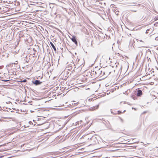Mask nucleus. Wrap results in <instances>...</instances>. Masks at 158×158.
<instances>
[{"label": "nucleus", "mask_w": 158, "mask_h": 158, "mask_svg": "<svg viewBox=\"0 0 158 158\" xmlns=\"http://www.w3.org/2000/svg\"><path fill=\"white\" fill-rule=\"evenodd\" d=\"M126 111L125 110L123 112H125Z\"/></svg>", "instance_id": "18"}, {"label": "nucleus", "mask_w": 158, "mask_h": 158, "mask_svg": "<svg viewBox=\"0 0 158 158\" xmlns=\"http://www.w3.org/2000/svg\"><path fill=\"white\" fill-rule=\"evenodd\" d=\"M97 99H95V100L96 101Z\"/></svg>", "instance_id": "19"}, {"label": "nucleus", "mask_w": 158, "mask_h": 158, "mask_svg": "<svg viewBox=\"0 0 158 158\" xmlns=\"http://www.w3.org/2000/svg\"><path fill=\"white\" fill-rule=\"evenodd\" d=\"M113 68L111 66L109 67H106L105 69H104V70L106 72L109 74H110L111 72H112V69Z\"/></svg>", "instance_id": "1"}, {"label": "nucleus", "mask_w": 158, "mask_h": 158, "mask_svg": "<svg viewBox=\"0 0 158 158\" xmlns=\"http://www.w3.org/2000/svg\"><path fill=\"white\" fill-rule=\"evenodd\" d=\"M115 11H116V10H114V12H115V13L116 15H118L119 11H116V12H115Z\"/></svg>", "instance_id": "10"}, {"label": "nucleus", "mask_w": 158, "mask_h": 158, "mask_svg": "<svg viewBox=\"0 0 158 158\" xmlns=\"http://www.w3.org/2000/svg\"><path fill=\"white\" fill-rule=\"evenodd\" d=\"M99 104H100L99 103H97V105L95 106H94L91 107L90 108L89 110L90 111H94V110L98 109L99 108Z\"/></svg>", "instance_id": "2"}, {"label": "nucleus", "mask_w": 158, "mask_h": 158, "mask_svg": "<svg viewBox=\"0 0 158 158\" xmlns=\"http://www.w3.org/2000/svg\"><path fill=\"white\" fill-rule=\"evenodd\" d=\"M143 94L142 91L141 90H139L137 91V95L138 97H140Z\"/></svg>", "instance_id": "5"}, {"label": "nucleus", "mask_w": 158, "mask_h": 158, "mask_svg": "<svg viewBox=\"0 0 158 158\" xmlns=\"http://www.w3.org/2000/svg\"><path fill=\"white\" fill-rule=\"evenodd\" d=\"M156 40L157 41V42L158 43V36L156 38Z\"/></svg>", "instance_id": "12"}, {"label": "nucleus", "mask_w": 158, "mask_h": 158, "mask_svg": "<svg viewBox=\"0 0 158 158\" xmlns=\"http://www.w3.org/2000/svg\"><path fill=\"white\" fill-rule=\"evenodd\" d=\"M50 44L51 45L52 47V48H53L54 51L55 52H56V49L53 44L52 42H50Z\"/></svg>", "instance_id": "8"}, {"label": "nucleus", "mask_w": 158, "mask_h": 158, "mask_svg": "<svg viewBox=\"0 0 158 158\" xmlns=\"http://www.w3.org/2000/svg\"><path fill=\"white\" fill-rule=\"evenodd\" d=\"M4 67L3 65L0 66V69H2Z\"/></svg>", "instance_id": "13"}, {"label": "nucleus", "mask_w": 158, "mask_h": 158, "mask_svg": "<svg viewBox=\"0 0 158 158\" xmlns=\"http://www.w3.org/2000/svg\"><path fill=\"white\" fill-rule=\"evenodd\" d=\"M8 81V80L7 79H4V80H3V81Z\"/></svg>", "instance_id": "15"}, {"label": "nucleus", "mask_w": 158, "mask_h": 158, "mask_svg": "<svg viewBox=\"0 0 158 158\" xmlns=\"http://www.w3.org/2000/svg\"><path fill=\"white\" fill-rule=\"evenodd\" d=\"M85 74H86V76H88L89 74L90 75L91 73L90 71H85Z\"/></svg>", "instance_id": "9"}, {"label": "nucleus", "mask_w": 158, "mask_h": 158, "mask_svg": "<svg viewBox=\"0 0 158 158\" xmlns=\"http://www.w3.org/2000/svg\"><path fill=\"white\" fill-rule=\"evenodd\" d=\"M26 81H27L25 79V80H24L23 81V82H25Z\"/></svg>", "instance_id": "16"}, {"label": "nucleus", "mask_w": 158, "mask_h": 158, "mask_svg": "<svg viewBox=\"0 0 158 158\" xmlns=\"http://www.w3.org/2000/svg\"><path fill=\"white\" fill-rule=\"evenodd\" d=\"M75 43V44L77 45V42L76 40V37L75 36H73L71 39Z\"/></svg>", "instance_id": "4"}, {"label": "nucleus", "mask_w": 158, "mask_h": 158, "mask_svg": "<svg viewBox=\"0 0 158 158\" xmlns=\"http://www.w3.org/2000/svg\"><path fill=\"white\" fill-rule=\"evenodd\" d=\"M139 97L137 95L135 94H133L131 96L132 98L134 100H137Z\"/></svg>", "instance_id": "3"}, {"label": "nucleus", "mask_w": 158, "mask_h": 158, "mask_svg": "<svg viewBox=\"0 0 158 158\" xmlns=\"http://www.w3.org/2000/svg\"><path fill=\"white\" fill-rule=\"evenodd\" d=\"M155 19L156 20H157L158 19V18H155Z\"/></svg>", "instance_id": "17"}, {"label": "nucleus", "mask_w": 158, "mask_h": 158, "mask_svg": "<svg viewBox=\"0 0 158 158\" xmlns=\"http://www.w3.org/2000/svg\"><path fill=\"white\" fill-rule=\"evenodd\" d=\"M0 121L1 122H6V121H8L7 120H4L3 119L0 120Z\"/></svg>", "instance_id": "11"}, {"label": "nucleus", "mask_w": 158, "mask_h": 158, "mask_svg": "<svg viewBox=\"0 0 158 158\" xmlns=\"http://www.w3.org/2000/svg\"><path fill=\"white\" fill-rule=\"evenodd\" d=\"M151 77H149L148 76V75H145V76H144L143 77V78L144 79V80H149L150 79Z\"/></svg>", "instance_id": "6"}, {"label": "nucleus", "mask_w": 158, "mask_h": 158, "mask_svg": "<svg viewBox=\"0 0 158 158\" xmlns=\"http://www.w3.org/2000/svg\"><path fill=\"white\" fill-rule=\"evenodd\" d=\"M118 113L119 114H120L122 113V112L121 111H118Z\"/></svg>", "instance_id": "14"}, {"label": "nucleus", "mask_w": 158, "mask_h": 158, "mask_svg": "<svg viewBox=\"0 0 158 158\" xmlns=\"http://www.w3.org/2000/svg\"><path fill=\"white\" fill-rule=\"evenodd\" d=\"M42 83V82H40L39 80H36L35 81L34 84L37 85L41 84Z\"/></svg>", "instance_id": "7"}]
</instances>
